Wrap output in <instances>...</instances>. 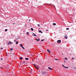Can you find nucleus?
Listing matches in <instances>:
<instances>
[{
    "mask_svg": "<svg viewBox=\"0 0 76 76\" xmlns=\"http://www.w3.org/2000/svg\"><path fill=\"white\" fill-rule=\"evenodd\" d=\"M10 56H14L15 54L14 53H10Z\"/></svg>",
    "mask_w": 76,
    "mask_h": 76,
    "instance_id": "1",
    "label": "nucleus"
},
{
    "mask_svg": "<svg viewBox=\"0 0 76 76\" xmlns=\"http://www.w3.org/2000/svg\"><path fill=\"white\" fill-rule=\"evenodd\" d=\"M62 66H63V67L65 68V69H68L69 68V67L64 66V65H62Z\"/></svg>",
    "mask_w": 76,
    "mask_h": 76,
    "instance_id": "2",
    "label": "nucleus"
},
{
    "mask_svg": "<svg viewBox=\"0 0 76 76\" xmlns=\"http://www.w3.org/2000/svg\"><path fill=\"white\" fill-rule=\"evenodd\" d=\"M41 73H42V74L43 75L44 74H46V72H44L42 71H41Z\"/></svg>",
    "mask_w": 76,
    "mask_h": 76,
    "instance_id": "3",
    "label": "nucleus"
},
{
    "mask_svg": "<svg viewBox=\"0 0 76 76\" xmlns=\"http://www.w3.org/2000/svg\"><path fill=\"white\" fill-rule=\"evenodd\" d=\"M57 43H60L61 42V40H59L57 41Z\"/></svg>",
    "mask_w": 76,
    "mask_h": 76,
    "instance_id": "4",
    "label": "nucleus"
},
{
    "mask_svg": "<svg viewBox=\"0 0 76 76\" xmlns=\"http://www.w3.org/2000/svg\"><path fill=\"white\" fill-rule=\"evenodd\" d=\"M47 51L48 53H51V52H50V50H49L47 49Z\"/></svg>",
    "mask_w": 76,
    "mask_h": 76,
    "instance_id": "5",
    "label": "nucleus"
},
{
    "mask_svg": "<svg viewBox=\"0 0 76 76\" xmlns=\"http://www.w3.org/2000/svg\"><path fill=\"white\" fill-rule=\"evenodd\" d=\"M48 68L49 69H50V70H53V69H52V68H51L49 67H48Z\"/></svg>",
    "mask_w": 76,
    "mask_h": 76,
    "instance_id": "6",
    "label": "nucleus"
},
{
    "mask_svg": "<svg viewBox=\"0 0 76 76\" xmlns=\"http://www.w3.org/2000/svg\"><path fill=\"white\" fill-rule=\"evenodd\" d=\"M33 34H32V35L34 36V37H36V36H37V35H36V34H35L34 33H33Z\"/></svg>",
    "mask_w": 76,
    "mask_h": 76,
    "instance_id": "7",
    "label": "nucleus"
},
{
    "mask_svg": "<svg viewBox=\"0 0 76 76\" xmlns=\"http://www.w3.org/2000/svg\"><path fill=\"white\" fill-rule=\"evenodd\" d=\"M13 43L12 42H9V43H8V45H9V44H11Z\"/></svg>",
    "mask_w": 76,
    "mask_h": 76,
    "instance_id": "8",
    "label": "nucleus"
},
{
    "mask_svg": "<svg viewBox=\"0 0 76 76\" xmlns=\"http://www.w3.org/2000/svg\"><path fill=\"white\" fill-rule=\"evenodd\" d=\"M34 66L35 67V68H36L37 69V70H38V68L36 67V66L35 65H34Z\"/></svg>",
    "mask_w": 76,
    "mask_h": 76,
    "instance_id": "9",
    "label": "nucleus"
},
{
    "mask_svg": "<svg viewBox=\"0 0 76 76\" xmlns=\"http://www.w3.org/2000/svg\"><path fill=\"white\" fill-rule=\"evenodd\" d=\"M36 40L38 42V41H39V39H36Z\"/></svg>",
    "mask_w": 76,
    "mask_h": 76,
    "instance_id": "10",
    "label": "nucleus"
},
{
    "mask_svg": "<svg viewBox=\"0 0 76 76\" xmlns=\"http://www.w3.org/2000/svg\"><path fill=\"white\" fill-rule=\"evenodd\" d=\"M25 60H29V58H25Z\"/></svg>",
    "mask_w": 76,
    "mask_h": 76,
    "instance_id": "11",
    "label": "nucleus"
},
{
    "mask_svg": "<svg viewBox=\"0 0 76 76\" xmlns=\"http://www.w3.org/2000/svg\"><path fill=\"white\" fill-rule=\"evenodd\" d=\"M39 32H41L42 34V32L41 30H39Z\"/></svg>",
    "mask_w": 76,
    "mask_h": 76,
    "instance_id": "12",
    "label": "nucleus"
},
{
    "mask_svg": "<svg viewBox=\"0 0 76 76\" xmlns=\"http://www.w3.org/2000/svg\"><path fill=\"white\" fill-rule=\"evenodd\" d=\"M26 63V62H23L22 64H25Z\"/></svg>",
    "mask_w": 76,
    "mask_h": 76,
    "instance_id": "13",
    "label": "nucleus"
},
{
    "mask_svg": "<svg viewBox=\"0 0 76 76\" xmlns=\"http://www.w3.org/2000/svg\"><path fill=\"white\" fill-rule=\"evenodd\" d=\"M20 47H23V45L22 44H21L20 45Z\"/></svg>",
    "mask_w": 76,
    "mask_h": 76,
    "instance_id": "14",
    "label": "nucleus"
},
{
    "mask_svg": "<svg viewBox=\"0 0 76 76\" xmlns=\"http://www.w3.org/2000/svg\"><path fill=\"white\" fill-rule=\"evenodd\" d=\"M23 58V57H21L20 58V60H22V59Z\"/></svg>",
    "mask_w": 76,
    "mask_h": 76,
    "instance_id": "15",
    "label": "nucleus"
},
{
    "mask_svg": "<svg viewBox=\"0 0 76 76\" xmlns=\"http://www.w3.org/2000/svg\"><path fill=\"white\" fill-rule=\"evenodd\" d=\"M65 60H68L67 58L66 57L65 58Z\"/></svg>",
    "mask_w": 76,
    "mask_h": 76,
    "instance_id": "16",
    "label": "nucleus"
},
{
    "mask_svg": "<svg viewBox=\"0 0 76 76\" xmlns=\"http://www.w3.org/2000/svg\"><path fill=\"white\" fill-rule=\"evenodd\" d=\"M18 44V41L16 42V44Z\"/></svg>",
    "mask_w": 76,
    "mask_h": 76,
    "instance_id": "17",
    "label": "nucleus"
},
{
    "mask_svg": "<svg viewBox=\"0 0 76 76\" xmlns=\"http://www.w3.org/2000/svg\"><path fill=\"white\" fill-rule=\"evenodd\" d=\"M53 25H56V23H53Z\"/></svg>",
    "mask_w": 76,
    "mask_h": 76,
    "instance_id": "18",
    "label": "nucleus"
},
{
    "mask_svg": "<svg viewBox=\"0 0 76 76\" xmlns=\"http://www.w3.org/2000/svg\"><path fill=\"white\" fill-rule=\"evenodd\" d=\"M31 31H34V29L32 28H31Z\"/></svg>",
    "mask_w": 76,
    "mask_h": 76,
    "instance_id": "19",
    "label": "nucleus"
},
{
    "mask_svg": "<svg viewBox=\"0 0 76 76\" xmlns=\"http://www.w3.org/2000/svg\"><path fill=\"white\" fill-rule=\"evenodd\" d=\"M5 32H6L7 31V29H6L5 30Z\"/></svg>",
    "mask_w": 76,
    "mask_h": 76,
    "instance_id": "20",
    "label": "nucleus"
},
{
    "mask_svg": "<svg viewBox=\"0 0 76 76\" xmlns=\"http://www.w3.org/2000/svg\"><path fill=\"white\" fill-rule=\"evenodd\" d=\"M67 37V36H66L65 37V38L66 39H67V37Z\"/></svg>",
    "mask_w": 76,
    "mask_h": 76,
    "instance_id": "21",
    "label": "nucleus"
},
{
    "mask_svg": "<svg viewBox=\"0 0 76 76\" xmlns=\"http://www.w3.org/2000/svg\"><path fill=\"white\" fill-rule=\"evenodd\" d=\"M22 48H23V49L24 50H25V48H24V47H21Z\"/></svg>",
    "mask_w": 76,
    "mask_h": 76,
    "instance_id": "22",
    "label": "nucleus"
},
{
    "mask_svg": "<svg viewBox=\"0 0 76 76\" xmlns=\"http://www.w3.org/2000/svg\"><path fill=\"white\" fill-rule=\"evenodd\" d=\"M27 34L29 35V32H27Z\"/></svg>",
    "mask_w": 76,
    "mask_h": 76,
    "instance_id": "23",
    "label": "nucleus"
},
{
    "mask_svg": "<svg viewBox=\"0 0 76 76\" xmlns=\"http://www.w3.org/2000/svg\"><path fill=\"white\" fill-rule=\"evenodd\" d=\"M69 28H66V30H69Z\"/></svg>",
    "mask_w": 76,
    "mask_h": 76,
    "instance_id": "24",
    "label": "nucleus"
},
{
    "mask_svg": "<svg viewBox=\"0 0 76 76\" xmlns=\"http://www.w3.org/2000/svg\"><path fill=\"white\" fill-rule=\"evenodd\" d=\"M55 60H58V59L57 58H55Z\"/></svg>",
    "mask_w": 76,
    "mask_h": 76,
    "instance_id": "25",
    "label": "nucleus"
},
{
    "mask_svg": "<svg viewBox=\"0 0 76 76\" xmlns=\"http://www.w3.org/2000/svg\"><path fill=\"white\" fill-rule=\"evenodd\" d=\"M44 41V39H42V40H41V41Z\"/></svg>",
    "mask_w": 76,
    "mask_h": 76,
    "instance_id": "26",
    "label": "nucleus"
},
{
    "mask_svg": "<svg viewBox=\"0 0 76 76\" xmlns=\"http://www.w3.org/2000/svg\"><path fill=\"white\" fill-rule=\"evenodd\" d=\"M38 26H40V24H38Z\"/></svg>",
    "mask_w": 76,
    "mask_h": 76,
    "instance_id": "27",
    "label": "nucleus"
},
{
    "mask_svg": "<svg viewBox=\"0 0 76 76\" xmlns=\"http://www.w3.org/2000/svg\"><path fill=\"white\" fill-rule=\"evenodd\" d=\"M10 50H13V49H12V48H11Z\"/></svg>",
    "mask_w": 76,
    "mask_h": 76,
    "instance_id": "28",
    "label": "nucleus"
},
{
    "mask_svg": "<svg viewBox=\"0 0 76 76\" xmlns=\"http://www.w3.org/2000/svg\"><path fill=\"white\" fill-rule=\"evenodd\" d=\"M0 50H3V48H1Z\"/></svg>",
    "mask_w": 76,
    "mask_h": 76,
    "instance_id": "29",
    "label": "nucleus"
},
{
    "mask_svg": "<svg viewBox=\"0 0 76 76\" xmlns=\"http://www.w3.org/2000/svg\"><path fill=\"white\" fill-rule=\"evenodd\" d=\"M49 31L48 30H46V31Z\"/></svg>",
    "mask_w": 76,
    "mask_h": 76,
    "instance_id": "30",
    "label": "nucleus"
},
{
    "mask_svg": "<svg viewBox=\"0 0 76 76\" xmlns=\"http://www.w3.org/2000/svg\"><path fill=\"white\" fill-rule=\"evenodd\" d=\"M29 22H31V20H29Z\"/></svg>",
    "mask_w": 76,
    "mask_h": 76,
    "instance_id": "31",
    "label": "nucleus"
},
{
    "mask_svg": "<svg viewBox=\"0 0 76 76\" xmlns=\"http://www.w3.org/2000/svg\"><path fill=\"white\" fill-rule=\"evenodd\" d=\"M73 59H74V58H72V60H73Z\"/></svg>",
    "mask_w": 76,
    "mask_h": 76,
    "instance_id": "32",
    "label": "nucleus"
},
{
    "mask_svg": "<svg viewBox=\"0 0 76 76\" xmlns=\"http://www.w3.org/2000/svg\"><path fill=\"white\" fill-rule=\"evenodd\" d=\"M1 60H3V58H1Z\"/></svg>",
    "mask_w": 76,
    "mask_h": 76,
    "instance_id": "33",
    "label": "nucleus"
},
{
    "mask_svg": "<svg viewBox=\"0 0 76 76\" xmlns=\"http://www.w3.org/2000/svg\"><path fill=\"white\" fill-rule=\"evenodd\" d=\"M14 42H16V40H14Z\"/></svg>",
    "mask_w": 76,
    "mask_h": 76,
    "instance_id": "34",
    "label": "nucleus"
},
{
    "mask_svg": "<svg viewBox=\"0 0 76 76\" xmlns=\"http://www.w3.org/2000/svg\"><path fill=\"white\" fill-rule=\"evenodd\" d=\"M31 72H32V70H31Z\"/></svg>",
    "mask_w": 76,
    "mask_h": 76,
    "instance_id": "35",
    "label": "nucleus"
},
{
    "mask_svg": "<svg viewBox=\"0 0 76 76\" xmlns=\"http://www.w3.org/2000/svg\"><path fill=\"white\" fill-rule=\"evenodd\" d=\"M1 69H3V68H2L1 67Z\"/></svg>",
    "mask_w": 76,
    "mask_h": 76,
    "instance_id": "36",
    "label": "nucleus"
},
{
    "mask_svg": "<svg viewBox=\"0 0 76 76\" xmlns=\"http://www.w3.org/2000/svg\"><path fill=\"white\" fill-rule=\"evenodd\" d=\"M58 60H60V59H58Z\"/></svg>",
    "mask_w": 76,
    "mask_h": 76,
    "instance_id": "37",
    "label": "nucleus"
},
{
    "mask_svg": "<svg viewBox=\"0 0 76 76\" xmlns=\"http://www.w3.org/2000/svg\"><path fill=\"white\" fill-rule=\"evenodd\" d=\"M14 76H17V75H15H15H14Z\"/></svg>",
    "mask_w": 76,
    "mask_h": 76,
    "instance_id": "38",
    "label": "nucleus"
},
{
    "mask_svg": "<svg viewBox=\"0 0 76 76\" xmlns=\"http://www.w3.org/2000/svg\"><path fill=\"white\" fill-rule=\"evenodd\" d=\"M62 55H63V53H62Z\"/></svg>",
    "mask_w": 76,
    "mask_h": 76,
    "instance_id": "39",
    "label": "nucleus"
},
{
    "mask_svg": "<svg viewBox=\"0 0 76 76\" xmlns=\"http://www.w3.org/2000/svg\"><path fill=\"white\" fill-rule=\"evenodd\" d=\"M6 55H7V54H6Z\"/></svg>",
    "mask_w": 76,
    "mask_h": 76,
    "instance_id": "40",
    "label": "nucleus"
},
{
    "mask_svg": "<svg viewBox=\"0 0 76 76\" xmlns=\"http://www.w3.org/2000/svg\"><path fill=\"white\" fill-rule=\"evenodd\" d=\"M14 24H14H15V23H14V24Z\"/></svg>",
    "mask_w": 76,
    "mask_h": 76,
    "instance_id": "41",
    "label": "nucleus"
},
{
    "mask_svg": "<svg viewBox=\"0 0 76 76\" xmlns=\"http://www.w3.org/2000/svg\"><path fill=\"white\" fill-rule=\"evenodd\" d=\"M0 53H1V52H0Z\"/></svg>",
    "mask_w": 76,
    "mask_h": 76,
    "instance_id": "42",
    "label": "nucleus"
},
{
    "mask_svg": "<svg viewBox=\"0 0 76 76\" xmlns=\"http://www.w3.org/2000/svg\"><path fill=\"white\" fill-rule=\"evenodd\" d=\"M64 62H65V61Z\"/></svg>",
    "mask_w": 76,
    "mask_h": 76,
    "instance_id": "43",
    "label": "nucleus"
},
{
    "mask_svg": "<svg viewBox=\"0 0 76 76\" xmlns=\"http://www.w3.org/2000/svg\"><path fill=\"white\" fill-rule=\"evenodd\" d=\"M64 62H65V61Z\"/></svg>",
    "mask_w": 76,
    "mask_h": 76,
    "instance_id": "44",
    "label": "nucleus"
},
{
    "mask_svg": "<svg viewBox=\"0 0 76 76\" xmlns=\"http://www.w3.org/2000/svg\"><path fill=\"white\" fill-rule=\"evenodd\" d=\"M39 72H40V71H39Z\"/></svg>",
    "mask_w": 76,
    "mask_h": 76,
    "instance_id": "45",
    "label": "nucleus"
}]
</instances>
